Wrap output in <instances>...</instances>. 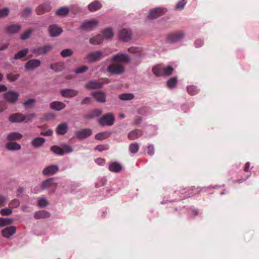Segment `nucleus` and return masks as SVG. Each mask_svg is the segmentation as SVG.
I'll return each mask as SVG.
<instances>
[{
    "mask_svg": "<svg viewBox=\"0 0 259 259\" xmlns=\"http://www.w3.org/2000/svg\"><path fill=\"white\" fill-rule=\"evenodd\" d=\"M38 205L40 207H44L48 205V201L46 199L41 198L38 201Z\"/></svg>",
    "mask_w": 259,
    "mask_h": 259,
    "instance_id": "nucleus-52",
    "label": "nucleus"
},
{
    "mask_svg": "<svg viewBox=\"0 0 259 259\" xmlns=\"http://www.w3.org/2000/svg\"><path fill=\"white\" fill-rule=\"evenodd\" d=\"M48 30L50 35L52 37L57 36L62 32V29L57 25H50Z\"/></svg>",
    "mask_w": 259,
    "mask_h": 259,
    "instance_id": "nucleus-17",
    "label": "nucleus"
},
{
    "mask_svg": "<svg viewBox=\"0 0 259 259\" xmlns=\"http://www.w3.org/2000/svg\"><path fill=\"white\" fill-rule=\"evenodd\" d=\"M103 41V37L102 34H99L90 39V42L92 45H99Z\"/></svg>",
    "mask_w": 259,
    "mask_h": 259,
    "instance_id": "nucleus-32",
    "label": "nucleus"
},
{
    "mask_svg": "<svg viewBox=\"0 0 259 259\" xmlns=\"http://www.w3.org/2000/svg\"><path fill=\"white\" fill-rule=\"evenodd\" d=\"M132 31L128 29H122L118 34L119 39L123 41H127L131 39Z\"/></svg>",
    "mask_w": 259,
    "mask_h": 259,
    "instance_id": "nucleus-14",
    "label": "nucleus"
},
{
    "mask_svg": "<svg viewBox=\"0 0 259 259\" xmlns=\"http://www.w3.org/2000/svg\"><path fill=\"white\" fill-rule=\"evenodd\" d=\"M107 138L106 134L104 133H100L96 135L95 139L98 140L105 139Z\"/></svg>",
    "mask_w": 259,
    "mask_h": 259,
    "instance_id": "nucleus-57",
    "label": "nucleus"
},
{
    "mask_svg": "<svg viewBox=\"0 0 259 259\" xmlns=\"http://www.w3.org/2000/svg\"><path fill=\"white\" fill-rule=\"evenodd\" d=\"M69 12V10L67 7H61L56 12V14L60 16H66Z\"/></svg>",
    "mask_w": 259,
    "mask_h": 259,
    "instance_id": "nucleus-34",
    "label": "nucleus"
},
{
    "mask_svg": "<svg viewBox=\"0 0 259 259\" xmlns=\"http://www.w3.org/2000/svg\"><path fill=\"white\" fill-rule=\"evenodd\" d=\"M67 129V124L66 122L61 123L57 126L56 133L58 135H64L66 133Z\"/></svg>",
    "mask_w": 259,
    "mask_h": 259,
    "instance_id": "nucleus-22",
    "label": "nucleus"
},
{
    "mask_svg": "<svg viewBox=\"0 0 259 259\" xmlns=\"http://www.w3.org/2000/svg\"><path fill=\"white\" fill-rule=\"evenodd\" d=\"M28 53V49H25L18 52L14 57V60L21 59L26 56Z\"/></svg>",
    "mask_w": 259,
    "mask_h": 259,
    "instance_id": "nucleus-35",
    "label": "nucleus"
},
{
    "mask_svg": "<svg viewBox=\"0 0 259 259\" xmlns=\"http://www.w3.org/2000/svg\"><path fill=\"white\" fill-rule=\"evenodd\" d=\"M139 146L137 143H133L130 145L129 150L131 153L135 154L137 153L139 150Z\"/></svg>",
    "mask_w": 259,
    "mask_h": 259,
    "instance_id": "nucleus-40",
    "label": "nucleus"
},
{
    "mask_svg": "<svg viewBox=\"0 0 259 259\" xmlns=\"http://www.w3.org/2000/svg\"><path fill=\"white\" fill-rule=\"evenodd\" d=\"M2 236L6 238H9L16 233V228L14 226H10L1 231Z\"/></svg>",
    "mask_w": 259,
    "mask_h": 259,
    "instance_id": "nucleus-18",
    "label": "nucleus"
},
{
    "mask_svg": "<svg viewBox=\"0 0 259 259\" xmlns=\"http://www.w3.org/2000/svg\"><path fill=\"white\" fill-rule=\"evenodd\" d=\"M62 148L63 149V152H64V154H69L73 151L72 148L67 144L62 145Z\"/></svg>",
    "mask_w": 259,
    "mask_h": 259,
    "instance_id": "nucleus-47",
    "label": "nucleus"
},
{
    "mask_svg": "<svg viewBox=\"0 0 259 259\" xmlns=\"http://www.w3.org/2000/svg\"><path fill=\"white\" fill-rule=\"evenodd\" d=\"M166 11V9L161 8H156L151 10L149 12L148 18L150 19H155L161 16Z\"/></svg>",
    "mask_w": 259,
    "mask_h": 259,
    "instance_id": "nucleus-12",
    "label": "nucleus"
},
{
    "mask_svg": "<svg viewBox=\"0 0 259 259\" xmlns=\"http://www.w3.org/2000/svg\"><path fill=\"white\" fill-rule=\"evenodd\" d=\"M9 14V9L5 8L0 10V18L5 17Z\"/></svg>",
    "mask_w": 259,
    "mask_h": 259,
    "instance_id": "nucleus-54",
    "label": "nucleus"
},
{
    "mask_svg": "<svg viewBox=\"0 0 259 259\" xmlns=\"http://www.w3.org/2000/svg\"><path fill=\"white\" fill-rule=\"evenodd\" d=\"M130 59V56L128 54L118 53L113 56L111 60L121 63H127Z\"/></svg>",
    "mask_w": 259,
    "mask_h": 259,
    "instance_id": "nucleus-13",
    "label": "nucleus"
},
{
    "mask_svg": "<svg viewBox=\"0 0 259 259\" xmlns=\"http://www.w3.org/2000/svg\"><path fill=\"white\" fill-rule=\"evenodd\" d=\"M31 32H32L31 30H27L26 32H25L23 34H22L20 36V38L23 40H25V39L28 38L29 37Z\"/></svg>",
    "mask_w": 259,
    "mask_h": 259,
    "instance_id": "nucleus-59",
    "label": "nucleus"
},
{
    "mask_svg": "<svg viewBox=\"0 0 259 259\" xmlns=\"http://www.w3.org/2000/svg\"><path fill=\"white\" fill-rule=\"evenodd\" d=\"M6 148L10 151H17L21 149V146L16 142H10L6 145Z\"/></svg>",
    "mask_w": 259,
    "mask_h": 259,
    "instance_id": "nucleus-29",
    "label": "nucleus"
},
{
    "mask_svg": "<svg viewBox=\"0 0 259 259\" xmlns=\"http://www.w3.org/2000/svg\"><path fill=\"white\" fill-rule=\"evenodd\" d=\"M32 13L31 9L30 8H26L23 10L21 13V16L24 18H26L30 16Z\"/></svg>",
    "mask_w": 259,
    "mask_h": 259,
    "instance_id": "nucleus-49",
    "label": "nucleus"
},
{
    "mask_svg": "<svg viewBox=\"0 0 259 259\" xmlns=\"http://www.w3.org/2000/svg\"><path fill=\"white\" fill-rule=\"evenodd\" d=\"M203 45V41L200 39H198L196 40L194 42V46L196 48H199L202 46Z\"/></svg>",
    "mask_w": 259,
    "mask_h": 259,
    "instance_id": "nucleus-64",
    "label": "nucleus"
},
{
    "mask_svg": "<svg viewBox=\"0 0 259 259\" xmlns=\"http://www.w3.org/2000/svg\"><path fill=\"white\" fill-rule=\"evenodd\" d=\"M106 55L101 51H94L87 55V59L89 62H98L102 60Z\"/></svg>",
    "mask_w": 259,
    "mask_h": 259,
    "instance_id": "nucleus-1",
    "label": "nucleus"
},
{
    "mask_svg": "<svg viewBox=\"0 0 259 259\" xmlns=\"http://www.w3.org/2000/svg\"><path fill=\"white\" fill-rule=\"evenodd\" d=\"M163 76H168L170 75L172 71L173 68L171 66H167L166 67H163Z\"/></svg>",
    "mask_w": 259,
    "mask_h": 259,
    "instance_id": "nucleus-50",
    "label": "nucleus"
},
{
    "mask_svg": "<svg viewBox=\"0 0 259 259\" xmlns=\"http://www.w3.org/2000/svg\"><path fill=\"white\" fill-rule=\"evenodd\" d=\"M66 107V105L60 101H54L50 104V107L55 110L60 111Z\"/></svg>",
    "mask_w": 259,
    "mask_h": 259,
    "instance_id": "nucleus-23",
    "label": "nucleus"
},
{
    "mask_svg": "<svg viewBox=\"0 0 259 259\" xmlns=\"http://www.w3.org/2000/svg\"><path fill=\"white\" fill-rule=\"evenodd\" d=\"M51 9L50 4L48 3L40 5L36 9V13L41 14L49 12Z\"/></svg>",
    "mask_w": 259,
    "mask_h": 259,
    "instance_id": "nucleus-21",
    "label": "nucleus"
},
{
    "mask_svg": "<svg viewBox=\"0 0 259 259\" xmlns=\"http://www.w3.org/2000/svg\"><path fill=\"white\" fill-rule=\"evenodd\" d=\"M102 113V111L100 109H95L92 112V117H97L101 115Z\"/></svg>",
    "mask_w": 259,
    "mask_h": 259,
    "instance_id": "nucleus-60",
    "label": "nucleus"
},
{
    "mask_svg": "<svg viewBox=\"0 0 259 259\" xmlns=\"http://www.w3.org/2000/svg\"><path fill=\"white\" fill-rule=\"evenodd\" d=\"M3 97L7 102L14 104L18 100L19 94L14 91H8L4 94Z\"/></svg>",
    "mask_w": 259,
    "mask_h": 259,
    "instance_id": "nucleus-6",
    "label": "nucleus"
},
{
    "mask_svg": "<svg viewBox=\"0 0 259 259\" xmlns=\"http://www.w3.org/2000/svg\"><path fill=\"white\" fill-rule=\"evenodd\" d=\"M20 204V201L17 199H14L12 200L10 203V205L12 206L13 208H16L19 206Z\"/></svg>",
    "mask_w": 259,
    "mask_h": 259,
    "instance_id": "nucleus-61",
    "label": "nucleus"
},
{
    "mask_svg": "<svg viewBox=\"0 0 259 259\" xmlns=\"http://www.w3.org/2000/svg\"><path fill=\"white\" fill-rule=\"evenodd\" d=\"M187 92L190 95H194L198 93V89L196 86L190 85L187 87Z\"/></svg>",
    "mask_w": 259,
    "mask_h": 259,
    "instance_id": "nucleus-46",
    "label": "nucleus"
},
{
    "mask_svg": "<svg viewBox=\"0 0 259 259\" xmlns=\"http://www.w3.org/2000/svg\"><path fill=\"white\" fill-rule=\"evenodd\" d=\"M50 68L56 72H60L64 68V65L62 63H53L50 66Z\"/></svg>",
    "mask_w": 259,
    "mask_h": 259,
    "instance_id": "nucleus-33",
    "label": "nucleus"
},
{
    "mask_svg": "<svg viewBox=\"0 0 259 259\" xmlns=\"http://www.w3.org/2000/svg\"><path fill=\"white\" fill-rule=\"evenodd\" d=\"M154 147L153 145H149L148 147V154L152 156L154 154Z\"/></svg>",
    "mask_w": 259,
    "mask_h": 259,
    "instance_id": "nucleus-63",
    "label": "nucleus"
},
{
    "mask_svg": "<svg viewBox=\"0 0 259 259\" xmlns=\"http://www.w3.org/2000/svg\"><path fill=\"white\" fill-rule=\"evenodd\" d=\"M51 151H52L55 154L58 155H64V152H63V149L62 147H60L58 146H52L50 148Z\"/></svg>",
    "mask_w": 259,
    "mask_h": 259,
    "instance_id": "nucleus-39",
    "label": "nucleus"
},
{
    "mask_svg": "<svg viewBox=\"0 0 259 259\" xmlns=\"http://www.w3.org/2000/svg\"><path fill=\"white\" fill-rule=\"evenodd\" d=\"M101 33L105 38H110L114 35V33L111 28H108L102 30Z\"/></svg>",
    "mask_w": 259,
    "mask_h": 259,
    "instance_id": "nucleus-36",
    "label": "nucleus"
},
{
    "mask_svg": "<svg viewBox=\"0 0 259 259\" xmlns=\"http://www.w3.org/2000/svg\"><path fill=\"white\" fill-rule=\"evenodd\" d=\"M53 49L51 45H47L43 47L33 48L30 50L32 53L37 56L45 55Z\"/></svg>",
    "mask_w": 259,
    "mask_h": 259,
    "instance_id": "nucleus-5",
    "label": "nucleus"
},
{
    "mask_svg": "<svg viewBox=\"0 0 259 259\" xmlns=\"http://www.w3.org/2000/svg\"><path fill=\"white\" fill-rule=\"evenodd\" d=\"M103 83L95 80L89 81L88 83L84 85V88L88 90L98 89L102 88Z\"/></svg>",
    "mask_w": 259,
    "mask_h": 259,
    "instance_id": "nucleus-15",
    "label": "nucleus"
},
{
    "mask_svg": "<svg viewBox=\"0 0 259 259\" xmlns=\"http://www.w3.org/2000/svg\"><path fill=\"white\" fill-rule=\"evenodd\" d=\"M22 137V135L19 132H12L7 135V140L9 141H16L21 139Z\"/></svg>",
    "mask_w": 259,
    "mask_h": 259,
    "instance_id": "nucleus-26",
    "label": "nucleus"
},
{
    "mask_svg": "<svg viewBox=\"0 0 259 259\" xmlns=\"http://www.w3.org/2000/svg\"><path fill=\"white\" fill-rule=\"evenodd\" d=\"M163 67L160 64L155 66L152 69L154 74L157 76H163Z\"/></svg>",
    "mask_w": 259,
    "mask_h": 259,
    "instance_id": "nucleus-30",
    "label": "nucleus"
},
{
    "mask_svg": "<svg viewBox=\"0 0 259 259\" xmlns=\"http://www.w3.org/2000/svg\"><path fill=\"white\" fill-rule=\"evenodd\" d=\"M35 117V114L34 113H30L28 114L26 116L23 115V119L24 121L25 122H27L29 121H31L33 118Z\"/></svg>",
    "mask_w": 259,
    "mask_h": 259,
    "instance_id": "nucleus-55",
    "label": "nucleus"
},
{
    "mask_svg": "<svg viewBox=\"0 0 259 259\" xmlns=\"http://www.w3.org/2000/svg\"><path fill=\"white\" fill-rule=\"evenodd\" d=\"M41 62L39 60L33 59L29 60L25 64V68L28 71H33L39 67Z\"/></svg>",
    "mask_w": 259,
    "mask_h": 259,
    "instance_id": "nucleus-10",
    "label": "nucleus"
},
{
    "mask_svg": "<svg viewBox=\"0 0 259 259\" xmlns=\"http://www.w3.org/2000/svg\"><path fill=\"white\" fill-rule=\"evenodd\" d=\"M141 49L140 48H137V47H130L128 49V51L131 53L133 54H139V57H143L144 55L140 54L141 52Z\"/></svg>",
    "mask_w": 259,
    "mask_h": 259,
    "instance_id": "nucleus-44",
    "label": "nucleus"
},
{
    "mask_svg": "<svg viewBox=\"0 0 259 259\" xmlns=\"http://www.w3.org/2000/svg\"><path fill=\"white\" fill-rule=\"evenodd\" d=\"M143 133L141 130L136 129L130 132L128 135V138L131 140L137 139L142 136Z\"/></svg>",
    "mask_w": 259,
    "mask_h": 259,
    "instance_id": "nucleus-24",
    "label": "nucleus"
},
{
    "mask_svg": "<svg viewBox=\"0 0 259 259\" xmlns=\"http://www.w3.org/2000/svg\"><path fill=\"white\" fill-rule=\"evenodd\" d=\"M20 77V75L19 74H8L7 75V79L10 81L11 82H14L17 80L19 77Z\"/></svg>",
    "mask_w": 259,
    "mask_h": 259,
    "instance_id": "nucleus-48",
    "label": "nucleus"
},
{
    "mask_svg": "<svg viewBox=\"0 0 259 259\" xmlns=\"http://www.w3.org/2000/svg\"><path fill=\"white\" fill-rule=\"evenodd\" d=\"M186 0H181L178 3V4L176 5V9L179 10H182L184 9V6L186 4Z\"/></svg>",
    "mask_w": 259,
    "mask_h": 259,
    "instance_id": "nucleus-51",
    "label": "nucleus"
},
{
    "mask_svg": "<svg viewBox=\"0 0 259 259\" xmlns=\"http://www.w3.org/2000/svg\"><path fill=\"white\" fill-rule=\"evenodd\" d=\"M46 142V139L41 137H37L32 140L31 144L33 147L37 148L41 147Z\"/></svg>",
    "mask_w": 259,
    "mask_h": 259,
    "instance_id": "nucleus-27",
    "label": "nucleus"
},
{
    "mask_svg": "<svg viewBox=\"0 0 259 259\" xmlns=\"http://www.w3.org/2000/svg\"><path fill=\"white\" fill-rule=\"evenodd\" d=\"M57 187V184L54 182V178H48L45 181H43L40 188L42 190L45 189H50L52 191H54Z\"/></svg>",
    "mask_w": 259,
    "mask_h": 259,
    "instance_id": "nucleus-7",
    "label": "nucleus"
},
{
    "mask_svg": "<svg viewBox=\"0 0 259 259\" xmlns=\"http://www.w3.org/2000/svg\"><path fill=\"white\" fill-rule=\"evenodd\" d=\"M102 7V5L98 1H94L91 4H90L88 6V9L91 12L96 11Z\"/></svg>",
    "mask_w": 259,
    "mask_h": 259,
    "instance_id": "nucleus-31",
    "label": "nucleus"
},
{
    "mask_svg": "<svg viewBox=\"0 0 259 259\" xmlns=\"http://www.w3.org/2000/svg\"><path fill=\"white\" fill-rule=\"evenodd\" d=\"M88 69V67L86 66H83L75 69L74 72L76 74H81L86 71Z\"/></svg>",
    "mask_w": 259,
    "mask_h": 259,
    "instance_id": "nucleus-56",
    "label": "nucleus"
},
{
    "mask_svg": "<svg viewBox=\"0 0 259 259\" xmlns=\"http://www.w3.org/2000/svg\"><path fill=\"white\" fill-rule=\"evenodd\" d=\"M9 120L11 123L22 122L24 121L23 114L20 113L12 114L9 116Z\"/></svg>",
    "mask_w": 259,
    "mask_h": 259,
    "instance_id": "nucleus-19",
    "label": "nucleus"
},
{
    "mask_svg": "<svg viewBox=\"0 0 259 259\" xmlns=\"http://www.w3.org/2000/svg\"><path fill=\"white\" fill-rule=\"evenodd\" d=\"M134 96L131 93H124L119 96V99L122 101H128L132 100Z\"/></svg>",
    "mask_w": 259,
    "mask_h": 259,
    "instance_id": "nucleus-42",
    "label": "nucleus"
},
{
    "mask_svg": "<svg viewBox=\"0 0 259 259\" xmlns=\"http://www.w3.org/2000/svg\"><path fill=\"white\" fill-rule=\"evenodd\" d=\"M35 102L36 101L34 99H29L23 102V105L25 108H31L34 106Z\"/></svg>",
    "mask_w": 259,
    "mask_h": 259,
    "instance_id": "nucleus-41",
    "label": "nucleus"
},
{
    "mask_svg": "<svg viewBox=\"0 0 259 259\" xmlns=\"http://www.w3.org/2000/svg\"><path fill=\"white\" fill-rule=\"evenodd\" d=\"M59 171V168L58 165H50L46 167L42 171L44 176H53L57 174Z\"/></svg>",
    "mask_w": 259,
    "mask_h": 259,
    "instance_id": "nucleus-9",
    "label": "nucleus"
},
{
    "mask_svg": "<svg viewBox=\"0 0 259 259\" xmlns=\"http://www.w3.org/2000/svg\"><path fill=\"white\" fill-rule=\"evenodd\" d=\"M98 24L99 21L96 19L85 21L82 23L79 29L81 30L91 31L96 28Z\"/></svg>",
    "mask_w": 259,
    "mask_h": 259,
    "instance_id": "nucleus-3",
    "label": "nucleus"
},
{
    "mask_svg": "<svg viewBox=\"0 0 259 259\" xmlns=\"http://www.w3.org/2000/svg\"><path fill=\"white\" fill-rule=\"evenodd\" d=\"M93 97L100 103H104L106 101V95L103 92H95L92 93Z\"/></svg>",
    "mask_w": 259,
    "mask_h": 259,
    "instance_id": "nucleus-20",
    "label": "nucleus"
},
{
    "mask_svg": "<svg viewBox=\"0 0 259 259\" xmlns=\"http://www.w3.org/2000/svg\"><path fill=\"white\" fill-rule=\"evenodd\" d=\"M184 32L180 31L169 34L168 37V39L171 42H176L182 39L184 37Z\"/></svg>",
    "mask_w": 259,
    "mask_h": 259,
    "instance_id": "nucleus-16",
    "label": "nucleus"
},
{
    "mask_svg": "<svg viewBox=\"0 0 259 259\" xmlns=\"http://www.w3.org/2000/svg\"><path fill=\"white\" fill-rule=\"evenodd\" d=\"M60 95L64 98H73L76 96L78 92L71 89H63L60 90Z\"/></svg>",
    "mask_w": 259,
    "mask_h": 259,
    "instance_id": "nucleus-11",
    "label": "nucleus"
},
{
    "mask_svg": "<svg viewBox=\"0 0 259 259\" xmlns=\"http://www.w3.org/2000/svg\"><path fill=\"white\" fill-rule=\"evenodd\" d=\"M220 187H221L220 186H218V185H214L213 186H210L208 187H205L200 188L199 192H206L208 190H209L210 189H212V188L216 189V188Z\"/></svg>",
    "mask_w": 259,
    "mask_h": 259,
    "instance_id": "nucleus-58",
    "label": "nucleus"
},
{
    "mask_svg": "<svg viewBox=\"0 0 259 259\" xmlns=\"http://www.w3.org/2000/svg\"><path fill=\"white\" fill-rule=\"evenodd\" d=\"M13 222V219L10 218H0V228L8 226Z\"/></svg>",
    "mask_w": 259,
    "mask_h": 259,
    "instance_id": "nucleus-38",
    "label": "nucleus"
},
{
    "mask_svg": "<svg viewBox=\"0 0 259 259\" xmlns=\"http://www.w3.org/2000/svg\"><path fill=\"white\" fill-rule=\"evenodd\" d=\"M12 212V209L10 208H5L2 209L0 213L2 215H9Z\"/></svg>",
    "mask_w": 259,
    "mask_h": 259,
    "instance_id": "nucleus-53",
    "label": "nucleus"
},
{
    "mask_svg": "<svg viewBox=\"0 0 259 259\" xmlns=\"http://www.w3.org/2000/svg\"><path fill=\"white\" fill-rule=\"evenodd\" d=\"M115 117L114 115L111 113H108L103 115L99 120V122L102 126H111L114 123Z\"/></svg>",
    "mask_w": 259,
    "mask_h": 259,
    "instance_id": "nucleus-2",
    "label": "nucleus"
},
{
    "mask_svg": "<svg viewBox=\"0 0 259 259\" xmlns=\"http://www.w3.org/2000/svg\"><path fill=\"white\" fill-rule=\"evenodd\" d=\"M177 82V78L175 77H172L169 79L167 81V85L169 88L171 89L176 86Z\"/></svg>",
    "mask_w": 259,
    "mask_h": 259,
    "instance_id": "nucleus-45",
    "label": "nucleus"
},
{
    "mask_svg": "<svg viewBox=\"0 0 259 259\" xmlns=\"http://www.w3.org/2000/svg\"><path fill=\"white\" fill-rule=\"evenodd\" d=\"M92 133L90 128H81L75 132L74 138L80 140L85 139L91 136Z\"/></svg>",
    "mask_w": 259,
    "mask_h": 259,
    "instance_id": "nucleus-4",
    "label": "nucleus"
},
{
    "mask_svg": "<svg viewBox=\"0 0 259 259\" xmlns=\"http://www.w3.org/2000/svg\"><path fill=\"white\" fill-rule=\"evenodd\" d=\"M107 70L111 74H121L124 72V68L117 63L110 65Z\"/></svg>",
    "mask_w": 259,
    "mask_h": 259,
    "instance_id": "nucleus-8",
    "label": "nucleus"
},
{
    "mask_svg": "<svg viewBox=\"0 0 259 259\" xmlns=\"http://www.w3.org/2000/svg\"><path fill=\"white\" fill-rule=\"evenodd\" d=\"M73 51L70 49H64L61 52V55L64 58L70 57L73 54Z\"/></svg>",
    "mask_w": 259,
    "mask_h": 259,
    "instance_id": "nucleus-43",
    "label": "nucleus"
},
{
    "mask_svg": "<svg viewBox=\"0 0 259 259\" xmlns=\"http://www.w3.org/2000/svg\"><path fill=\"white\" fill-rule=\"evenodd\" d=\"M109 170L111 172L118 173L122 170V166L118 162H113L109 165Z\"/></svg>",
    "mask_w": 259,
    "mask_h": 259,
    "instance_id": "nucleus-25",
    "label": "nucleus"
},
{
    "mask_svg": "<svg viewBox=\"0 0 259 259\" xmlns=\"http://www.w3.org/2000/svg\"><path fill=\"white\" fill-rule=\"evenodd\" d=\"M106 182V179L104 178H102L100 179L98 183L96 184V187H100L105 185Z\"/></svg>",
    "mask_w": 259,
    "mask_h": 259,
    "instance_id": "nucleus-62",
    "label": "nucleus"
},
{
    "mask_svg": "<svg viewBox=\"0 0 259 259\" xmlns=\"http://www.w3.org/2000/svg\"><path fill=\"white\" fill-rule=\"evenodd\" d=\"M21 29V26L19 24H13L8 28V31L12 33L19 32Z\"/></svg>",
    "mask_w": 259,
    "mask_h": 259,
    "instance_id": "nucleus-37",
    "label": "nucleus"
},
{
    "mask_svg": "<svg viewBox=\"0 0 259 259\" xmlns=\"http://www.w3.org/2000/svg\"><path fill=\"white\" fill-rule=\"evenodd\" d=\"M50 216L51 214L50 212L46 210H42L36 212L34 217L36 219H40L48 218Z\"/></svg>",
    "mask_w": 259,
    "mask_h": 259,
    "instance_id": "nucleus-28",
    "label": "nucleus"
}]
</instances>
